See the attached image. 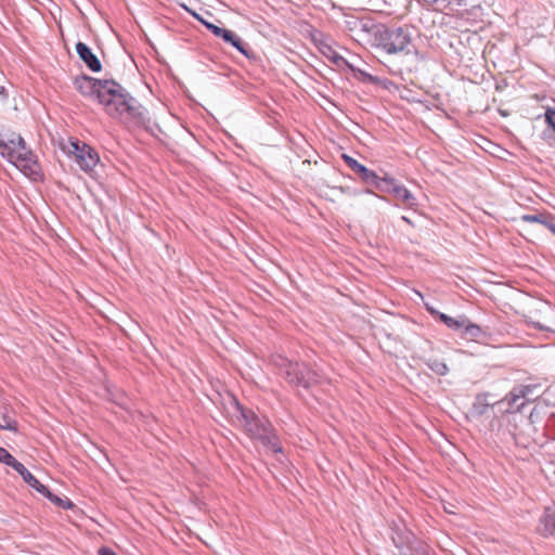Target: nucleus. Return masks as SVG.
I'll list each match as a JSON object with an SVG mask.
<instances>
[{"mask_svg": "<svg viewBox=\"0 0 555 555\" xmlns=\"http://www.w3.org/2000/svg\"><path fill=\"white\" fill-rule=\"evenodd\" d=\"M74 85L78 92L94 98L111 117L128 127H143L150 122L146 109L115 80L82 75L74 80Z\"/></svg>", "mask_w": 555, "mask_h": 555, "instance_id": "f257e3e1", "label": "nucleus"}, {"mask_svg": "<svg viewBox=\"0 0 555 555\" xmlns=\"http://www.w3.org/2000/svg\"><path fill=\"white\" fill-rule=\"evenodd\" d=\"M240 412L238 422L243 426L246 434L263 446L270 448L273 452H282L275 430L271 422L266 416H260L251 410H246L236 403Z\"/></svg>", "mask_w": 555, "mask_h": 555, "instance_id": "f03ea898", "label": "nucleus"}, {"mask_svg": "<svg viewBox=\"0 0 555 555\" xmlns=\"http://www.w3.org/2000/svg\"><path fill=\"white\" fill-rule=\"evenodd\" d=\"M274 364L280 376L294 387L309 388L319 384L322 379V375L319 372L302 362L278 357Z\"/></svg>", "mask_w": 555, "mask_h": 555, "instance_id": "7ed1b4c3", "label": "nucleus"}, {"mask_svg": "<svg viewBox=\"0 0 555 555\" xmlns=\"http://www.w3.org/2000/svg\"><path fill=\"white\" fill-rule=\"evenodd\" d=\"M0 154L15 166L30 168L31 164H35L33 153L26 147L20 134L0 138Z\"/></svg>", "mask_w": 555, "mask_h": 555, "instance_id": "20e7f679", "label": "nucleus"}, {"mask_svg": "<svg viewBox=\"0 0 555 555\" xmlns=\"http://www.w3.org/2000/svg\"><path fill=\"white\" fill-rule=\"evenodd\" d=\"M410 35L401 27L383 28L376 33L377 47L389 54L398 53L410 44Z\"/></svg>", "mask_w": 555, "mask_h": 555, "instance_id": "39448f33", "label": "nucleus"}, {"mask_svg": "<svg viewBox=\"0 0 555 555\" xmlns=\"http://www.w3.org/2000/svg\"><path fill=\"white\" fill-rule=\"evenodd\" d=\"M343 159L365 184L374 186L379 191H388V188L385 185L389 186L392 183L391 178H380L375 171L366 168L364 165L360 164L357 159L347 154H343Z\"/></svg>", "mask_w": 555, "mask_h": 555, "instance_id": "423d86ee", "label": "nucleus"}, {"mask_svg": "<svg viewBox=\"0 0 555 555\" xmlns=\"http://www.w3.org/2000/svg\"><path fill=\"white\" fill-rule=\"evenodd\" d=\"M535 388V385L515 386L498 404L506 405L505 412L515 414L521 410L526 401L531 400L530 397L533 395Z\"/></svg>", "mask_w": 555, "mask_h": 555, "instance_id": "0eeeda50", "label": "nucleus"}, {"mask_svg": "<svg viewBox=\"0 0 555 555\" xmlns=\"http://www.w3.org/2000/svg\"><path fill=\"white\" fill-rule=\"evenodd\" d=\"M72 153L80 169L86 172L92 171L100 160L98 153L90 145L79 141L72 142Z\"/></svg>", "mask_w": 555, "mask_h": 555, "instance_id": "6e6552de", "label": "nucleus"}, {"mask_svg": "<svg viewBox=\"0 0 555 555\" xmlns=\"http://www.w3.org/2000/svg\"><path fill=\"white\" fill-rule=\"evenodd\" d=\"M76 52L79 59L93 73H99L102 69V64L92 50L83 42H77Z\"/></svg>", "mask_w": 555, "mask_h": 555, "instance_id": "1a4fd4ad", "label": "nucleus"}, {"mask_svg": "<svg viewBox=\"0 0 555 555\" xmlns=\"http://www.w3.org/2000/svg\"><path fill=\"white\" fill-rule=\"evenodd\" d=\"M499 402H500V400L490 402L488 393H479V395H477V397L475 398V401L473 403L472 413L475 416H481L485 413H487V411L490 406H498L500 411L505 412L506 405H499L498 404Z\"/></svg>", "mask_w": 555, "mask_h": 555, "instance_id": "9d476101", "label": "nucleus"}, {"mask_svg": "<svg viewBox=\"0 0 555 555\" xmlns=\"http://www.w3.org/2000/svg\"><path fill=\"white\" fill-rule=\"evenodd\" d=\"M13 469L16 470L22 476L23 480L37 492L49 493V488L42 485L21 462H17Z\"/></svg>", "mask_w": 555, "mask_h": 555, "instance_id": "9b49d317", "label": "nucleus"}, {"mask_svg": "<svg viewBox=\"0 0 555 555\" xmlns=\"http://www.w3.org/2000/svg\"><path fill=\"white\" fill-rule=\"evenodd\" d=\"M392 542L398 548V553L403 550L411 548L417 543L415 535L406 529L402 531H396V533L392 535Z\"/></svg>", "mask_w": 555, "mask_h": 555, "instance_id": "f8f14e48", "label": "nucleus"}, {"mask_svg": "<svg viewBox=\"0 0 555 555\" xmlns=\"http://www.w3.org/2000/svg\"><path fill=\"white\" fill-rule=\"evenodd\" d=\"M385 186L387 188V185ZM387 192H392L393 195L409 208H414L417 205L416 197L403 185H393L392 182L388 186Z\"/></svg>", "mask_w": 555, "mask_h": 555, "instance_id": "ddd939ff", "label": "nucleus"}, {"mask_svg": "<svg viewBox=\"0 0 555 555\" xmlns=\"http://www.w3.org/2000/svg\"><path fill=\"white\" fill-rule=\"evenodd\" d=\"M338 60H341V61H344L346 63V65L353 73L354 78L358 79L359 81L364 82V83L383 85V86H385V81L383 79H380L379 77L373 76V75L366 73L365 70H362L360 68L354 67L353 65H351L348 62H346L341 56H335L334 57V61L336 63L338 62Z\"/></svg>", "mask_w": 555, "mask_h": 555, "instance_id": "4468645a", "label": "nucleus"}, {"mask_svg": "<svg viewBox=\"0 0 555 555\" xmlns=\"http://www.w3.org/2000/svg\"><path fill=\"white\" fill-rule=\"evenodd\" d=\"M539 531L542 535L548 537L555 534V511L546 507L540 519Z\"/></svg>", "mask_w": 555, "mask_h": 555, "instance_id": "2eb2a0df", "label": "nucleus"}, {"mask_svg": "<svg viewBox=\"0 0 555 555\" xmlns=\"http://www.w3.org/2000/svg\"><path fill=\"white\" fill-rule=\"evenodd\" d=\"M547 127L543 131V139L551 146H555V108L547 107L544 113Z\"/></svg>", "mask_w": 555, "mask_h": 555, "instance_id": "dca6fc26", "label": "nucleus"}, {"mask_svg": "<svg viewBox=\"0 0 555 555\" xmlns=\"http://www.w3.org/2000/svg\"><path fill=\"white\" fill-rule=\"evenodd\" d=\"M521 220L528 223H541L542 227L547 228L555 234V222L553 217L548 214L522 215Z\"/></svg>", "mask_w": 555, "mask_h": 555, "instance_id": "f3484780", "label": "nucleus"}, {"mask_svg": "<svg viewBox=\"0 0 555 555\" xmlns=\"http://www.w3.org/2000/svg\"><path fill=\"white\" fill-rule=\"evenodd\" d=\"M227 43L231 44L240 53L245 56H248V48L245 42L232 30L225 29L223 36H221Z\"/></svg>", "mask_w": 555, "mask_h": 555, "instance_id": "a211bd4d", "label": "nucleus"}, {"mask_svg": "<svg viewBox=\"0 0 555 555\" xmlns=\"http://www.w3.org/2000/svg\"><path fill=\"white\" fill-rule=\"evenodd\" d=\"M466 315L462 314L457 318L449 317L446 313H439V320L450 330L452 331H461L463 332L464 325H466Z\"/></svg>", "mask_w": 555, "mask_h": 555, "instance_id": "6ab92c4d", "label": "nucleus"}, {"mask_svg": "<svg viewBox=\"0 0 555 555\" xmlns=\"http://www.w3.org/2000/svg\"><path fill=\"white\" fill-rule=\"evenodd\" d=\"M426 365L434 373H436L437 375H440V376H444L449 372L448 365L443 361L436 359V358H429L428 360H426Z\"/></svg>", "mask_w": 555, "mask_h": 555, "instance_id": "aec40b11", "label": "nucleus"}, {"mask_svg": "<svg viewBox=\"0 0 555 555\" xmlns=\"http://www.w3.org/2000/svg\"><path fill=\"white\" fill-rule=\"evenodd\" d=\"M463 334L466 337L476 339L481 337L483 332L478 324L473 323L468 318H466V325H464Z\"/></svg>", "mask_w": 555, "mask_h": 555, "instance_id": "412c9836", "label": "nucleus"}, {"mask_svg": "<svg viewBox=\"0 0 555 555\" xmlns=\"http://www.w3.org/2000/svg\"><path fill=\"white\" fill-rule=\"evenodd\" d=\"M40 494H42L43 496L49 499L52 503H54L55 505H57L64 509H69L74 506L73 502L69 499H67V498L61 499L57 495L53 494L50 490H49V493L41 492Z\"/></svg>", "mask_w": 555, "mask_h": 555, "instance_id": "4be33fe9", "label": "nucleus"}, {"mask_svg": "<svg viewBox=\"0 0 555 555\" xmlns=\"http://www.w3.org/2000/svg\"><path fill=\"white\" fill-rule=\"evenodd\" d=\"M193 16H195L208 30H210L215 36L217 37H221L223 36V33L225 30V28H222V27H219L212 23H209L205 20H203L202 17H199L198 14L196 13H193Z\"/></svg>", "mask_w": 555, "mask_h": 555, "instance_id": "5701e85b", "label": "nucleus"}, {"mask_svg": "<svg viewBox=\"0 0 555 555\" xmlns=\"http://www.w3.org/2000/svg\"><path fill=\"white\" fill-rule=\"evenodd\" d=\"M0 429L17 431L18 424L15 420L11 418L7 414H3L0 421Z\"/></svg>", "mask_w": 555, "mask_h": 555, "instance_id": "b1692460", "label": "nucleus"}, {"mask_svg": "<svg viewBox=\"0 0 555 555\" xmlns=\"http://www.w3.org/2000/svg\"><path fill=\"white\" fill-rule=\"evenodd\" d=\"M0 462L13 468L18 461L4 448L0 447Z\"/></svg>", "mask_w": 555, "mask_h": 555, "instance_id": "393cba45", "label": "nucleus"}, {"mask_svg": "<svg viewBox=\"0 0 555 555\" xmlns=\"http://www.w3.org/2000/svg\"><path fill=\"white\" fill-rule=\"evenodd\" d=\"M99 554H100V555H118L116 552L112 551V550H111V548H108V547H102V548H100Z\"/></svg>", "mask_w": 555, "mask_h": 555, "instance_id": "a878e982", "label": "nucleus"}, {"mask_svg": "<svg viewBox=\"0 0 555 555\" xmlns=\"http://www.w3.org/2000/svg\"><path fill=\"white\" fill-rule=\"evenodd\" d=\"M426 309L427 311L435 318H438L439 319V311L436 310L434 307H430L429 305H426Z\"/></svg>", "mask_w": 555, "mask_h": 555, "instance_id": "bb28decb", "label": "nucleus"}, {"mask_svg": "<svg viewBox=\"0 0 555 555\" xmlns=\"http://www.w3.org/2000/svg\"><path fill=\"white\" fill-rule=\"evenodd\" d=\"M415 550V546L411 547V548H408V550H403L401 551L400 553H398V555H415L413 553V551Z\"/></svg>", "mask_w": 555, "mask_h": 555, "instance_id": "cd10ccee", "label": "nucleus"}, {"mask_svg": "<svg viewBox=\"0 0 555 555\" xmlns=\"http://www.w3.org/2000/svg\"><path fill=\"white\" fill-rule=\"evenodd\" d=\"M401 219H402L404 222H406L408 224H412V221H411L408 217L402 216V217H401Z\"/></svg>", "mask_w": 555, "mask_h": 555, "instance_id": "c85d7f7f", "label": "nucleus"}, {"mask_svg": "<svg viewBox=\"0 0 555 555\" xmlns=\"http://www.w3.org/2000/svg\"><path fill=\"white\" fill-rule=\"evenodd\" d=\"M426 3H430V4H434V3H437L439 0H424Z\"/></svg>", "mask_w": 555, "mask_h": 555, "instance_id": "c756f323", "label": "nucleus"}, {"mask_svg": "<svg viewBox=\"0 0 555 555\" xmlns=\"http://www.w3.org/2000/svg\"><path fill=\"white\" fill-rule=\"evenodd\" d=\"M4 93V88L0 86V94Z\"/></svg>", "mask_w": 555, "mask_h": 555, "instance_id": "7c9ffc66", "label": "nucleus"}, {"mask_svg": "<svg viewBox=\"0 0 555 555\" xmlns=\"http://www.w3.org/2000/svg\"><path fill=\"white\" fill-rule=\"evenodd\" d=\"M448 512L449 514H452L453 512L451 511V507H448Z\"/></svg>", "mask_w": 555, "mask_h": 555, "instance_id": "2f4dec72", "label": "nucleus"}, {"mask_svg": "<svg viewBox=\"0 0 555 555\" xmlns=\"http://www.w3.org/2000/svg\"><path fill=\"white\" fill-rule=\"evenodd\" d=\"M448 512L449 514H452L453 512L451 511V507H448Z\"/></svg>", "mask_w": 555, "mask_h": 555, "instance_id": "473e14b6", "label": "nucleus"}, {"mask_svg": "<svg viewBox=\"0 0 555 555\" xmlns=\"http://www.w3.org/2000/svg\"><path fill=\"white\" fill-rule=\"evenodd\" d=\"M552 3L555 5V0H552Z\"/></svg>", "mask_w": 555, "mask_h": 555, "instance_id": "72a5a7b5", "label": "nucleus"}]
</instances>
